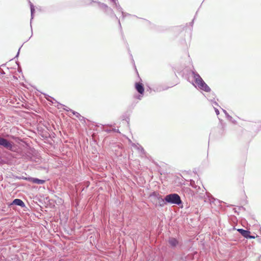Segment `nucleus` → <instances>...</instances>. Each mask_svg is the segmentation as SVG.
<instances>
[{
  "label": "nucleus",
  "mask_w": 261,
  "mask_h": 261,
  "mask_svg": "<svg viewBox=\"0 0 261 261\" xmlns=\"http://www.w3.org/2000/svg\"><path fill=\"white\" fill-rule=\"evenodd\" d=\"M168 243L170 247L173 249L180 247L182 245V243L174 237H169L168 240Z\"/></svg>",
  "instance_id": "obj_4"
},
{
  "label": "nucleus",
  "mask_w": 261,
  "mask_h": 261,
  "mask_svg": "<svg viewBox=\"0 0 261 261\" xmlns=\"http://www.w3.org/2000/svg\"><path fill=\"white\" fill-rule=\"evenodd\" d=\"M214 109H215V111L217 115H218L219 114V111L218 109L217 108H214Z\"/></svg>",
  "instance_id": "obj_25"
},
{
  "label": "nucleus",
  "mask_w": 261,
  "mask_h": 261,
  "mask_svg": "<svg viewBox=\"0 0 261 261\" xmlns=\"http://www.w3.org/2000/svg\"><path fill=\"white\" fill-rule=\"evenodd\" d=\"M14 259H16V261H17V260H18V259H17V258L16 257H15Z\"/></svg>",
  "instance_id": "obj_33"
},
{
  "label": "nucleus",
  "mask_w": 261,
  "mask_h": 261,
  "mask_svg": "<svg viewBox=\"0 0 261 261\" xmlns=\"http://www.w3.org/2000/svg\"><path fill=\"white\" fill-rule=\"evenodd\" d=\"M112 131L114 132H117V133H120V132L119 130V129H116V128H113L112 129Z\"/></svg>",
  "instance_id": "obj_26"
},
{
  "label": "nucleus",
  "mask_w": 261,
  "mask_h": 261,
  "mask_svg": "<svg viewBox=\"0 0 261 261\" xmlns=\"http://www.w3.org/2000/svg\"><path fill=\"white\" fill-rule=\"evenodd\" d=\"M30 8H31V20H30V26L31 28V30L32 31V20L34 18V14L35 10V7H34L33 4L32 3H31L30 2Z\"/></svg>",
  "instance_id": "obj_11"
},
{
  "label": "nucleus",
  "mask_w": 261,
  "mask_h": 261,
  "mask_svg": "<svg viewBox=\"0 0 261 261\" xmlns=\"http://www.w3.org/2000/svg\"><path fill=\"white\" fill-rule=\"evenodd\" d=\"M70 112H71L72 113V114H73V115H74V116H75L76 117H77H77H78V116H80V113H79L78 112H75V111H73V110H70Z\"/></svg>",
  "instance_id": "obj_17"
},
{
  "label": "nucleus",
  "mask_w": 261,
  "mask_h": 261,
  "mask_svg": "<svg viewBox=\"0 0 261 261\" xmlns=\"http://www.w3.org/2000/svg\"><path fill=\"white\" fill-rule=\"evenodd\" d=\"M10 207H12L14 205L19 206L23 208L25 206V203L24 202L20 199H14L11 203L9 205Z\"/></svg>",
  "instance_id": "obj_6"
},
{
  "label": "nucleus",
  "mask_w": 261,
  "mask_h": 261,
  "mask_svg": "<svg viewBox=\"0 0 261 261\" xmlns=\"http://www.w3.org/2000/svg\"><path fill=\"white\" fill-rule=\"evenodd\" d=\"M77 118L81 121H84L85 122V118L83 116H82V115H81V114L79 116L77 117Z\"/></svg>",
  "instance_id": "obj_20"
},
{
  "label": "nucleus",
  "mask_w": 261,
  "mask_h": 261,
  "mask_svg": "<svg viewBox=\"0 0 261 261\" xmlns=\"http://www.w3.org/2000/svg\"><path fill=\"white\" fill-rule=\"evenodd\" d=\"M153 195L159 200V204L161 207H163L165 204L168 203L165 200V197L164 198H162L161 195L157 194L155 192H153Z\"/></svg>",
  "instance_id": "obj_8"
},
{
  "label": "nucleus",
  "mask_w": 261,
  "mask_h": 261,
  "mask_svg": "<svg viewBox=\"0 0 261 261\" xmlns=\"http://www.w3.org/2000/svg\"><path fill=\"white\" fill-rule=\"evenodd\" d=\"M111 1L114 3V4L115 3L118 2H117V1H116V0H111Z\"/></svg>",
  "instance_id": "obj_30"
},
{
  "label": "nucleus",
  "mask_w": 261,
  "mask_h": 261,
  "mask_svg": "<svg viewBox=\"0 0 261 261\" xmlns=\"http://www.w3.org/2000/svg\"><path fill=\"white\" fill-rule=\"evenodd\" d=\"M237 230L246 239L247 237H250L249 234L250 233V232L248 230H245L243 228H239L237 229Z\"/></svg>",
  "instance_id": "obj_10"
},
{
  "label": "nucleus",
  "mask_w": 261,
  "mask_h": 261,
  "mask_svg": "<svg viewBox=\"0 0 261 261\" xmlns=\"http://www.w3.org/2000/svg\"><path fill=\"white\" fill-rule=\"evenodd\" d=\"M20 49V48L19 49L18 51L17 52V54L16 55L15 58H17L19 56Z\"/></svg>",
  "instance_id": "obj_29"
},
{
  "label": "nucleus",
  "mask_w": 261,
  "mask_h": 261,
  "mask_svg": "<svg viewBox=\"0 0 261 261\" xmlns=\"http://www.w3.org/2000/svg\"><path fill=\"white\" fill-rule=\"evenodd\" d=\"M97 4H98L99 8L100 9H101L102 10H103L104 11H108V10L111 11L112 14L115 17V18L116 19H117L118 20L119 27H120V29H121V25L120 23V21L118 19V18L117 17V16L116 15V14L114 13L113 10L111 8L109 7L106 4H105L104 3H102L98 2H97Z\"/></svg>",
  "instance_id": "obj_5"
},
{
  "label": "nucleus",
  "mask_w": 261,
  "mask_h": 261,
  "mask_svg": "<svg viewBox=\"0 0 261 261\" xmlns=\"http://www.w3.org/2000/svg\"><path fill=\"white\" fill-rule=\"evenodd\" d=\"M223 112L225 113V114L226 116L227 117V118L229 120H231V119H232V117H231V116H230L228 114V113L226 112V110H225L223 109Z\"/></svg>",
  "instance_id": "obj_18"
},
{
  "label": "nucleus",
  "mask_w": 261,
  "mask_h": 261,
  "mask_svg": "<svg viewBox=\"0 0 261 261\" xmlns=\"http://www.w3.org/2000/svg\"><path fill=\"white\" fill-rule=\"evenodd\" d=\"M167 88H156V90H154V91H156L157 92H160L162 90H166Z\"/></svg>",
  "instance_id": "obj_22"
},
{
  "label": "nucleus",
  "mask_w": 261,
  "mask_h": 261,
  "mask_svg": "<svg viewBox=\"0 0 261 261\" xmlns=\"http://www.w3.org/2000/svg\"><path fill=\"white\" fill-rule=\"evenodd\" d=\"M51 99H53L55 101V103H57V107H58L59 109L60 108H63L64 110L66 111H70V110H71L70 109H69V108H68L67 107L65 106V105H62L60 103H59L58 102H57L55 99H54L52 97H50Z\"/></svg>",
  "instance_id": "obj_13"
},
{
  "label": "nucleus",
  "mask_w": 261,
  "mask_h": 261,
  "mask_svg": "<svg viewBox=\"0 0 261 261\" xmlns=\"http://www.w3.org/2000/svg\"><path fill=\"white\" fill-rule=\"evenodd\" d=\"M193 258V255L192 254H188L187 256L185 257H181V260L183 261H189Z\"/></svg>",
  "instance_id": "obj_14"
},
{
  "label": "nucleus",
  "mask_w": 261,
  "mask_h": 261,
  "mask_svg": "<svg viewBox=\"0 0 261 261\" xmlns=\"http://www.w3.org/2000/svg\"><path fill=\"white\" fill-rule=\"evenodd\" d=\"M0 147H3L9 150L12 151L14 144L12 142L0 136Z\"/></svg>",
  "instance_id": "obj_3"
},
{
  "label": "nucleus",
  "mask_w": 261,
  "mask_h": 261,
  "mask_svg": "<svg viewBox=\"0 0 261 261\" xmlns=\"http://www.w3.org/2000/svg\"><path fill=\"white\" fill-rule=\"evenodd\" d=\"M143 95L140 94L139 95L136 96V98L139 99H140V100H141L142 99V97H143Z\"/></svg>",
  "instance_id": "obj_24"
},
{
  "label": "nucleus",
  "mask_w": 261,
  "mask_h": 261,
  "mask_svg": "<svg viewBox=\"0 0 261 261\" xmlns=\"http://www.w3.org/2000/svg\"><path fill=\"white\" fill-rule=\"evenodd\" d=\"M105 131L108 132V133H110V132H111L112 131V130H111V129H106Z\"/></svg>",
  "instance_id": "obj_31"
},
{
  "label": "nucleus",
  "mask_w": 261,
  "mask_h": 261,
  "mask_svg": "<svg viewBox=\"0 0 261 261\" xmlns=\"http://www.w3.org/2000/svg\"><path fill=\"white\" fill-rule=\"evenodd\" d=\"M166 201L171 204H175L180 206L182 202L180 197L177 193H171L165 196Z\"/></svg>",
  "instance_id": "obj_2"
},
{
  "label": "nucleus",
  "mask_w": 261,
  "mask_h": 261,
  "mask_svg": "<svg viewBox=\"0 0 261 261\" xmlns=\"http://www.w3.org/2000/svg\"><path fill=\"white\" fill-rule=\"evenodd\" d=\"M121 13H122V18H124L125 17L127 16H130V14L127 13H125L123 11H122L121 12Z\"/></svg>",
  "instance_id": "obj_19"
},
{
  "label": "nucleus",
  "mask_w": 261,
  "mask_h": 261,
  "mask_svg": "<svg viewBox=\"0 0 261 261\" xmlns=\"http://www.w3.org/2000/svg\"><path fill=\"white\" fill-rule=\"evenodd\" d=\"M5 74V73L3 69L0 68V74Z\"/></svg>",
  "instance_id": "obj_27"
},
{
  "label": "nucleus",
  "mask_w": 261,
  "mask_h": 261,
  "mask_svg": "<svg viewBox=\"0 0 261 261\" xmlns=\"http://www.w3.org/2000/svg\"><path fill=\"white\" fill-rule=\"evenodd\" d=\"M29 180L33 183L38 185H42L44 184L45 182V180L40 179L39 178L35 177H30L29 178Z\"/></svg>",
  "instance_id": "obj_9"
},
{
  "label": "nucleus",
  "mask_w": 261,
  "mask_h": 261,
  "mask_svg": "<svg viewBox=\"0 0 261 261\" xmlns=\"http://www.w3.org/2000/svg\"><path fill=\"white\" fill-rule=\"evenodd\" d=\"M105 12L108 14V15H109L111 17H114L115 18L111 13V11L110 10H108V11H105Z\"/></svg>",
  "instance_id": "obj_21"
},
{
  "label": "nucleus",
  "mask_w": 261,
  "mask_h": 261,
  "mask_svg": "<svg viewBox=\"0 0 261 261\" xmlns=\"http://www.w3.org/2000/svg\"><path fill=\"white\" fill-rule=\"evenodd\" d=\"M208 198V200L210 203L214 202L215 201L217 200L215 198H214L211 195L207 196Z\"/></svg>",
  "instance_id": "obj_16"
},
{
  "label": "nucleus",
  "mask_w": 261,
  "mask_h": 261,
  "mask_svg": "<svg viewBox=\"0 0 261 261\" xmlns=\"http://www.w3.org/2000/svg\"><path fill=\"white\" fill-rule=\"evenodd\" d=\"M249 236L250 237H247V239H254V238H255V237H254V236H253L250 235V233H249Z\"/></svg>",
  "instance_id": "obj_28"
},
{
  "label": "nucleus",
  "mask_w": 261,
  "mask_h": 261,
  "mask_svg": "<svg viewBox=\"0 0 261 261\" xmlns=\"http://www.w3.org/2000/svg\"><path fill=\"white\" fill-rule=\"evenodd\" d=\"M194 19L192 20V21L190 23L191 25H192L193 23Z\"/></svg>",
  "instance_id": "obj_32"
},
{
  "label": "nucleus",
  "mask_w": 261,
  "mask_h": 261,
  "mask_svg": "<svg viewBox=\"0 0 261 261\" xmlns=\"http://www.w3.org/2000/svg\"><path fill=\"white\" fill-rule=\"evenodd\" d=\"M215 94L214 93H211L207 95V98L208 100L213 102L215 106H218V104L216 101H214Z\"/></svg>",
  "instance_id": "obj_12"
},
{
  "label": "nucleus",
  "mask_w": 261,
  "mask_h": 261,
  "mask_svg": "<svg viewBox=\"0 0 261 261\" xmlns=\"http://www.w3.org/2000/svg\"><path fill=\"white\" fill-rule=\"evenodd\" d=\"M192 75L195 83L199 89L206 92H210L211 91V88L196 71H192Z\"/></svg>",
  "instance_id": "obj_1"
},
{
  "label": "nucleus",
  "mask_w": 261,
  "mask_h": 261,
  "mask_svg": "<svg viewBox=\"0 0 261 261\" xmlns=\"http://www.w3.org/2000/svg\"><path fill=\"white\" fill-rule=\"evenodd\" d=\"M114 5L115 6V8L116 9L117 11L120 12L121 13L123 11L122 8L119 4L118 2L115 3Z\"/></svg>",
  "instance_id": "obj_15"
},
{
  "label": "nucleus",
  "mask_w": 261,
  "mask_h": 261,
  "mask_svg": "<svg viewBox=\"0 0 261 261\" xmlns=\"http://www.w3.org/2000/svg\"><path fill=\"white\" fill-rule=\"evenodd\" d=\"M135 89L136 91L141 95H143L144 93V87L143 85L140 82H136L135 83Z\"/></svg>",
  "instance_id": "obj_7"
},
{
  "label": "nucleus",
  "mask_w": 261,
  "mask_h": 261,
  "mask_svg": "<svg viewBox=\"0 0 261 261\" xmlns=\"http://www.w3.org/2000/svg\"><path fill=\"white\" fill-rule=\"evenodd\" d=\"M138 149L141 150V151L142 152H144V150L143 149V148L141 146H140L139 147H138Z\"/></svg>",
  "instance_id": "obj_23"
}]
</instances>
